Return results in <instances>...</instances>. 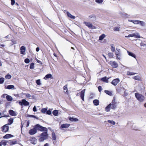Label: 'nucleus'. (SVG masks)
<instances>
[{"label":"nucleus","instance_id":"nucleus-1","mask_svg":"<svg viewBox=\"0 0 146 146\" xmlns=\"http://www.w3.org/2000/svg\"><path fill=\"white\" fill-rule=\"evenodd\" d=\"M48 131H45L41 133L40 135V138L39 139V141L40 142H42L44 141V140L47 139L48 134Z\"/></svg>","mask_w":146,"mask_h":146},{"label":"nucleus","instance_id":"nucleus-2","mask_svg":"<svg viewBox=\"0 0 146 146\" xmlns=\"http://www.w3.org/2000/svg\"><path fill=\"white\" fill-rule=\"evenodd\" d=\"M34 126L35 128L36 131H37V130L41 131H48L47 128L46 127H42L39 124H36Z\"/></svg>","mask_w":146,"mask_h":146},{"label":"nucleus","instance_id":"nucleus-3","mask_svg":"<svg viewBox=\"0 0 146 146\" xmlns=\"http://www.w3.org/2000/svg\"><path fill=\"white\" fill-rule=\"evenodd\" d=\"M135 96L137 100L140 102H143L144 100V97L140 94L135 93Z\"/></svg>","mask_w":146,"mask_h":146},{"label":"nucleus","instance_id":"nucleus-4","mask_svg":"<svg viewBox=\"0 0 146 146\" xmlns=\"http://www.w3.org/2000/svg\"><path fill=\"white\" fill-rule=\"evenodd\" d=\"M19 104L21 106L23 105L24 106H28L29 104V102L26 101L25 99H23L21 100V101H19Z\"/></svg>","mask_w":146,"mask_h":146},{"label":"nucleus","instance_id":"nucleus-5","mask_svg":"<svg viewBox=\"0 0 146 146\" xmlns=\"http://www.w3.org/2000/svg\"><path fill=\"white\" fill-rule=\"evenodd\" d=\"M141 48L142 50H146V42L145 41H142L140 43Z\"/></svg>","mask_w":146,"mask_h":146},{"label":"nucleus","instance_id":"nucleus-6","mask_svg":"<svg viewBox=\"0 0 146 146\" xmlns=\"http://www.w3.org/2000/svg\"><path fill=\"white\" fill-rule=\"evenodd\" d=\"M9 126L7 124L4 125L1 127L2 131L5 133L9 131Z\"/></svg>","mask_w":146,"mask_h":146},{"label":"nucleus","instance_id":"nucleus-7","mask_svg":"<svg viewBox=\"0 0 146 146\" xmlns=\"http://www.w3.org/2000/svg\"><path fill=\"white\" fill-rule=\"evenodd\" d=\"M110 104H111V108L112 109H115L117 107V102H115V100L114 98L112 100L111 103Z\"/></svg>","mask_w":146,"mask_h":146},{"label":"nucleus","instance_id":"nucleus-8","mask_svg":"<svg viewBox=\"0 0 146 146\" xmlns=\"http://www.w3.org/2000/svg\"><path fill=\"white\" fill-rule=\"evenodd\" d=\"M84 24L89 28H91L93 29H96V27L94 26H93L92 23L90 22H85Z\"/></svg>","mask_w":146,"mask_h":146},{"label":"nucleus","instance_id":"nucleus-9","mask_svg":"<svg viewBox=\"0 0 146 146\" xmlns=\"http://www.w3.org/2000/svg\"><path fill=\"white\" fill-rule=\"evenodd\" d=\"M119 79L118 78H116L114 79L112 82L111 83L114 86H116L117 84L119 82Z\"/></svg>","mask_w":146,"mask_h":146},{"label":"nucleus","instance_id":"nucleus-10","mask_svg":"<svg viewBox=\"0 0 146 146\" xmlns=\"http://www.w3.org/2000/svg\"><path fill=\"white\" fill-rule=\"evenodd\" d=\"M36 132L37 131H36L34 126V128H33L31 129L29 131V134L31 135H33L36 133Z\"/></svg>","mask_w":146,"mask_h":146},{"label":"nucleus","instance_id":"nucleus-11","mask_svg":"<svg viewBox=\"0 0 146 146\" xmlns=\"http://www.w3.org/2000/svg\"><path fill=\"white\" fill-rule=\"evenodd\" d=\"M20 53L23 55L25 54L26 48L23 46H22L20 48Z\"/></svg>","mask_w":146,"mask_h":146},{"label":"nucleus","instance_id":"nucleus-12","mask_svg":"<svg viewBox=\"0 0 146 146\" xmlns=\"http://www.w3.org/2000/svg\"><path fill=\"white\" fill-rule=\"evenodd\" d=\"M120 49H118L117 50V51H116L115 52V55L116 56L117 58V59L120 60L121 59V54L120 52Z\"/></svg>","mask_w":146,"mask_h":146},{"label":"nucleus","instance_id":"nucleus-13","mask_svg":"<svg viewBox=\"0 0 146 146\" xmlns=\"http://www.w3.org/2000/svg\"><path fill=\"white\" fill-rule=\"evenodd\" d=\"M85 91V89H84L82 90L80 93V97L82 100L83 101L84 100V94Z\"/></svg>","mask_w":146,"mask_h":146},{"label":"nucleus","instance_id":"nucleus-14","mask_svg":"<svg viewBox=\"0 0 146 146\" xmlns=\"http://www.w3.org/2000/svg\"><path fill=\"white\" fill-rule=\"evenodd\" d=\"M30 141L31 143L34 145H35L37 143V140L35 137H32L31 138Z\"/></svg>","mask_w":146,"mask_h":146},{"label":"nucleus","instance_id":"nucleus-15","mask_svg":"<svg viewBox=\"0 0 146 146\" xmlns=\"http://www.w3.org/2000/svg\"><path fill=\"white\" fill-rule=\"evenodd\" d=\"M9 114L11 116H15L17 115L15 112L12 110H9Z\"/></svg>","mask_w":146,"mask_h":146},{"label":"nucleus","instance_id":"nucleus-16","mask_svg":"<svg viewBox=\"0 0 146 146\" xmlns=\"http://www.w3.org/2000/svg\"><path fill=\"white\" fill-rule=\"evenodd\" d=\"M5 89H7L9 90L11 89H15V87L14 85H8L7 86H5Z\"/></svg>","mask_w":146,"mask_h":146},{"label":"nucleus","instance_id":"nucleus-17","mask_svg":"<svg viewBox=\"0 0 146 146\" xmlns=\"http://www.w3.org/2000/svg\"><path fill=\"white\" fill-rule=\"evenodd\" d=\"M111 65L113 68H116L118 66V64L115 61L112 62L111 64Z\"/></svg>","mask_w":146,"mask_h":146},{"label":"nucleus","instance_id":"nucleus-18","mask_svg":"<svg viewBox=\"0 0 146 146\" xmlns=\"http://www.w3.org/2000/svg\"><path fill=\"white\" fill-rule=\"evenodd\" d=\"M13 137V136L11 134H7L3 137L4 139H7Z\"/></svg>","mask_w":146,"mask_h":146},{"label":"nucleus","instance_id":"nucleus-19","mask_svg":"<svg viewBox=\"0 0 146 146\" xmlns=\"http://www.w3.org/2000/svg\"><path fill=\"white\" fill-rule=\"evenodd\" d=\"M121 15L123 17L125 18H129V16H130L129 15L125 13H121Z\"/></svg>","mask_w":146,"mask_h":146},{"label":"nucleus","instance_id":"nucleus-20","mask_svg":"<svg viewBox=\"0 0 146 146\" xmlns=\"http://www.w3.org/2000/svg\"><path fill=\"white\" fill-rule=\"evenodd\" d=\"M108 79L109 78H107L106 76H105L101 78V80L103 82H105L106 83H108Z\"/></svg>","mask_w":146,"mask_h":146},{"label":"nucleus","instance_id":"nucleus-21","mask_svg":"<svg viewBox=\"0 0 146 146\" xmlns=\"http://www.w3.org/2000/svg\"><path fill=\"white\" fill-rule=\"evenodd\" d=\"M70 124H67V123H65V124H62L61 126V127L62 128H68L69 127V126L70 125Z\"/></svg>","mask_w":146,"mask_h":146},{"label":"nucleus","instance_id":"nucleus-22","mask_svg":"<svg viewBox=\"0 0 146 146\" xmlns=\"http://www.w3.org/2000/svg\"><path fill=\"white\" fill-rule=\"evenodd\" d=\"M127 52L129 56H130L135 58H136V56L134 54L128 51H127Z\"/></svg>","mask_w":146,"mask_h":146},{"label":"nucleus","instance_id":"nucleus-23","mask_svg":"<svg viewBox=\"0 0 146 146\" xmlns=\"http://www.w3.org/2000/svg\"><path fill=\"white\" fill-rule=\"evenodd\" d=\"M8 123L7 124L8 125H11L13 122V118H11L9 119L8 120Z\"/></svg>","mask_w":146,"mask_h":146},{"label":"nucleus","instance_id":"nucleus-24","mask_svg":"<svg viewBox=\"0 0 146 146\" xmlns=\"http://www.w3.org/2000/svg\"><path fill=\"white\" fill-rule=\"evenodd\" d=\"M66 14L68 17L72 19H75V17L74 16L72 15L69 12H67Z\"/></svg>","mask_w":146,"mask_h":146},{"label":"nucleus","instance_id":"nucleus-25","mask_svg":"<svg viewBox=\"0 0 146 146\" xmlns=\"http://www.w3.org/2000/svg\"><path fill=\"white\" fill-rule=\"evenodd\" d=\"M111 104H109L105 108V110L106 111L108 112L110 111V108H111Z\"/></svg>","mask_w":146,"mask_h":146},{"label":"nucleus","instance_id":"nucleus-26","mask_svg":"<svg viewBox=\"0 0 146 146\" xmlns=\"http://www.w3.org/2000/svg\"><path fill=\"white\" fill-rule=\"evenodd\" d=\"M6 98L8 101H11L13 100L12 97L9 95H7L6 96Z\"/></svg>","mask_w":146,"mask_h":146},{"label":"nucleus","instance_id":"nucleus-27","mask_svg":"<svg viewBox=\"0 0 146 146\" xmlns=\"http://www.w3.org/2000/svg\"><path fill=\"white\" fill-rule=\"evenodd\" d=\"M69 120L71 121H78V119L77 118L72 117H70L69 118Z\"/></svg>","mask_w":146,"mask_h":146},{"label":"nucleus","instance_id":"nucleus-28","mask_svg":"<svg viewBox=\"0 0 146 146\" xmlns=\"http://www.w3.org/2000/svg\"><path fill=\"white\" fill-rule=\"evenodd\" d=\"M139 24L142 27H145L146 25V23L144 22L140 21H139Z\"/></svg>","mask_w":146,"mask_h":146},{"label":"nucleus","instance_id":"nucleus-29","mask_svg":"<svg viewBox=\"0 0 146 146\" xmlns=\"http://www.w3.org/2000/svg\"><path fill=\"white\" fill-rule=\"evenodd\" d=\"M52 113L55 116H57L58 114V111L57 110H54L52 111Z\"/></svg>","mask_w":146,"mask_h":146},{"label":"nucleus","instance_id":"nucleus-30","mask_svg":"<svg viewBox=\"0 0 146 146\" xmlns=\"http://www.w3.org/2000/svg\"><path fill=\"white\" fill-rule=\"evenodd\" d=\"M52 77L51 74H48L46 75L44 77V79H46L48 78H50Z\"/></svg>","mask_w":146,"mask_h":146},{"label":"nucleus","instance_id":"nucleus-31","mask_svg":"<svg viewBox=\"0 0 146 146\" xmlns=\"http://www.w3.org/2000/svg\"><path fill=\"white\" fill-rule=\"evenodd\" d=\"M93 103L94 105L97 106L99 104V102L98 100H94L93 101Z\"/></svg>","mask_w":146,"mask_h":146},{"label":"nucleus","instance_id":"nucleus-32","mask_svg":"<svg viewBox=\"0 0 146 146\" xmlns=\"http://www.w3.org/2000/svg\"><path fill=\"white\" fill-rule=\"evenodd\" d=\"M104 92L106 93L107 94L111 96L112 95V92H111L110 91L108 90H105L104 91Z\"/></svg>","mask_w":146,"mask_h":146},{"label":"nucleus","instance_id":"nucleus-33","mask_svg":"<svg viewBox=\"0 0 146 146\" xmlns=\"http://www.w3.org/2000/svg\"><path fill=\"white\" fill-rule=\"evenodd\" d=\"M9 143L11 145H13L17 143V141H9Z\"/></svg>","mask_w":146,"mask_h":146},{"label":"nucleus","instance_id":"nucleus-34","mask_svg":"<svg viewBox=\"0 0 146 146\" xmlns=\"http://www.w3.org/2000/svg\"><path fill=\"white\" fill-rule=\"evenodd\" d=\"M135 80H141V78L139 76H137L133 77V78Z\"/></svg>","mask_w":146,"mask_h":146},{"label":"nucleus","instance_id":"nucleus-35","mask_svg":"<svg viewBox=\"0 0 146 146\" xmlns=\"http://www.w3.org/2000/svg\"><path fill=\"white\" fill-rule=\"evenodd\" d=\"M52 137L54 140H56V136L54 132H52Z\"/></svg>","mask_w":146,"mask_h":146},{"label":"nucleus","instance_id":"nucleus-36","mask_svg":"<svg viewBox=\"0 0 146 146\" xmlns=\"http://www.w3.org/2000/svg\"><path fill=\"white\" fill-rule=\"evenodd\" d=\"M105 35L104 34H102L99 37V40H102L105 37Z\"/></svg>","mask_w":146,"mask_h":146},{"label":"nucleus","instance_id":"nucleus-37","mask_svg":"<svg viewBox=\"0 0 146 146\" xmlns=\"http://www.w3.org/2000/svg\"><path fill=\"white\" fill-rule=\"evenodd\" d=\"M1 146L2 145H3L4 146H5L7 144V142L5 140H3L1 141Z\"/></svg>","mask_w":146,"mask_h":146},{"label":"nucleus","instance_id":"nucleus-38","mask_svg":"<svg viewBox=\"0 0 146 146\" xmlns=\"http://www.w3.org/2000/svg\"><path fill=\"white\" fill-rule=\"evenodd\" d=\"M127 74L128 75H133L136 74V73H134L132 72H130L129 71H127Z\"/></svg>","mask_w":146,"mask_h":146},{"label":"nucleus","instance_id":"nucleus-39","mask_svg":"<svg viewBox=\"0 0 146 146\" xmlns=\"http://www.w3.org/2000/svg\"><path fill=\"white\" fill-rule=\"evenodd\" d=\"M27 117H33L35 118H36L37 119H38V117H37L35 116L34 115H31L28 114L27 115Z\"/></svg>","mask_w":146,"mask_h":146},{"label":"nucleus","instance_id":"nucleus-40","mask_svg":"<svg viewBox=\"0 0 146 146\" xmlns=\"http://www.w3.org/2000/svg\"><path fill=\"white\" fill-rule=\"evenodd\" d=\"M5 78L6 79H9L11 78V76L10 74H8L5 76Z\"/></svg>","mask_w":146,"mask_h":146},{"label":"nucleus","instance_id":"nucleus-41","mask_svg":"<svg viewBox=\"0 0 146 146\" xmlns=\"http://www.w3.org/2000/svg\"><path fill=\"white\" fill-rule=\"evenodd\" d=\"M34 67V63H32L31 64L30 66V68L31 69H33Z\"/></svg>","mask_w":146,"mask_h":146},{"label":"nucleus","instance_id":"nucleus-42","mask_svg":"<svg viewBox=\"0 0 146 146\" xmlns=\"http://www.w3.org/2000/svg\"><path fill=\"white\" fill-rule=\"evenodd\" d=\"M113 44H111V50L113 52H114L115 51V47H113Z\"/></svg>","mask_w":146,"mask_h":146},{"label":"nucleus","instance_id":"nucleus-43","mask_svg":"<svg viewBox=\"0 0 146 146\" xmlns=\"http://www.w3.org/2000/svg\"><path fill=\"white\" fill-rule=\"evenodd\" d=\"M47 108H42L41 109V112L44 113H45L46 112V111H47Z\"/></svg>","mask_w":146,"mask_h":146},{"label":"nucleus","instance_id":"nucleus-44","mask_svg":"<svg viewBox=\"0 0 146 146\" xmlns=\"http://www.w3.org/2000/svg\"><path fill=\"white\" fill-rule=\"evenodd\" d=\"M36 83L37 85H40L41 84L40 79H38L36 80Z\"/></svg>","mask_w":146,"mask_h":146},{"label":"nucleus","instance_id":"nucleus-45","mask_svg":"<svg viewBox=\"0 0 146 146\" xmlns=\"http://www.w3.org/2000/svg\"><path fill=\"white\" fill-rule=\"evenodd\" d=\"M4 81V78H0V84H3Z\"/></svg>","mask_w":146,"mask_h":146},{"label":"nucleus","instance_id":"nucleus-46","mask_svg":"<svg viewBox=\"0 0 146 146\" xmlns=\"http://www.w3.org/2000/svg\"><path fill=\"white\" fill-rule=\"evenodd\" d=\"M64 92H67L68 91L67 89V85H66L64 86L63 87Z\"/></svg>","mask_w":146,"mask_h":146},{"label":"nucleus","instance_id":"nucleus-47","mask_svg":"<svg viewBox=\"0 0 146 146\" xmlns=\"http://www.w3.org/2000/svg\"><path fill=\"white\" fill-rule=\"evenodd\" d=\"M108 122L111 124L114 125L115 124V122L114 121H113V120H108Z\"/></svg>","mask_w":146,"mask_h":146},{"label":"nucleus","instance_id":"nucleus-48","mask_svg":"<svg viewBox=\"0 0 146 146\" xmlns=\"http://www.w3.org/2000/svg\"><path fill=\"white\" fill-rule=\"evenodd\" d=\"M24 61L26 63L28 64L30 62V60L28 58H26L25 59Z\"/></svg>","mask_w":146,"mask_h":146},{"label":"nucleus","instance_id":"nucleus-49","mask_svg":"<svg viewBox=\"0 0 146 146\" xmlns=\"http://www.w3.org/2000/svg\"><path fill=\"white\" fill-rule=\"evenodd\" d=\"M46 113L48 115H50L52 114V112L50 109H49L48 110H47L46 112Z\"/></svg>","mask_w":146,"mask_h":146},{"label":"nucleus","instance_id":"nucleus-50","mask_svg":"<svg viewBox=\"0 0 146 146\" xmlns=\"http://www.w3.org/2000/svg\"><path fill=\"white\" fill-rule=\"evenodd\" d=\"M103 0H96L95 1L96 2L98 3H102L103 2Z\"/></svg>","mask_w":146,"mask_h":146},{"label":"nucleus","instance_id":"nucleus-51","mask_svg":"<svg viewBox=\"0 0 146 146\" xmlns=\"http://www.w3.org/2000/svg\"><path fill=\"white\" fill-rule=\"evenodd\" d=\"M108 55L109 57L111 58L113 56V53L111 52H109L108 54Z\"/></svg>","mask_w":146,"mask_h":146},{"label":"nucleus","instance_id":"nucleus-52","mask_svg":"<svg viewBox=\"0 0 146 146\" xmlns=\"http://www.w3.org/2000/svg\"><path fill=\"white\" fill-rule=\"evenodd\" d=\"M98 90L99 92H101V91L102 90V86H99L98 87Z\"/></svg>","mask_w":146,"mask_h":146},{"label":"nucleus","instance_id":"nucleus-53","mask_svg":"<svg viewBox=\"0 0 146 146\" xmlns=\"http://www.w3.org/2000/svg\"><path fill=\"white\" fill-rule=\"evenodd\" d=\"M135 34H130L128 35V37H133L135 36Z\"/></svg>","mask_w":146,"mask_h":146},{"label":"nucleus","instance_id":"nucleus-54","mask_svg":"<svg viewBox=\"0 0 146 146\" xmlns=\"http://www.w3.org/2000/svg\"><path fill=\"white\" fill-rule=\"evenodd\" d=\"M139 20H135L134 24H139Z\"/></svg>","mask_w":146,"mask_h":146},{"label":"nucleus","instance_id":"nucleus-55","mask_svg":"<svg viewBox=\"0 0 146 146\" xmlns=\"http://www.w3.org/2000/svg\"><path fill=\"white\" fill-rule=\"evenodd\" d=\"M113 29L115 31H119V28L117 27H115Z\"/></svg>","mask_w":146,"mask_h":146},{"label":"nucleus","instance_id":"nucleus-56","mask_svg":"<svg viewBox=\"0 0 146 146\" xmlns=\"http://www.w3.org/2000/svg\"><path fill=\"white\" fill-rule=\"evenodd\" d=\"M36 60L37 61V62L38 63L40 64H42V62L40 61V60H38V59H36Z\"/></svg>","mask_w":146,"mask_h":146},{"label":"nucleus","instance_id":"nucleus-57","mask_svg":"<svg viewBox=\"0 0 146 146\" xmlns=\"http://www.w3.org/2000/svg\"><path fill=\"white\" fill-rule=\"evenodd\" d=\"M11 4L12 5H13L15 4V0H11Z\"/></svg>","mask_w":146,"mask_h":146},{"label":"nucleus","instance_id":"nucleus-58","mask_svg":"<svg viewBox=\"0 0 146 146\" xmlns=\"http://www.w3.org/2000/svg\"><path fill=\"white\" fill-rule=\"evenodd\" d=\"M33 110L34 112H36L37 111V110L36 107V106H35L33 108Z\"/></svg>","mask_w":146,"mask_h":146},{"label":"nucleus","instance_id":"nucleus-59","mask_svg":"<svg viewBox=\"0 0 146 146\" xmlns=\"http://www.w3.org/2000/svg\"><path fill=\"white\" fill-rule=\"evenodd\" d=\"M26 96L28 98H30L31 96V95L29 94H26Z\"/></svg>","mask_w":146,"mask_h":146},{"label":"nucleus","instance_id":"nucleus-60","mask_svg":"<svg viewBox=\"0 0 146 146\" xmlns=\"http://www.w3.org/2000/svg\"><path fill=\"white\" fill-rule=\"evenodd\" d=\"M135 20H129L128 21L133 23L134 24Z\"/></svg>","mask_w":146,"mask_h":146},{"label":"nucleus","instance_id":"nucleus-61","mask_svg":"<svg viewBox=\"0 0 146 146\" xmlns=\"http://www.w3.org/2000/svg\"><path fill=\"white\" fill-rule=\"evenodd\" d=\"M7 95V94H3L2 96L1 97H3V98H5V97L6 98V96Z\"/></svg>","mask_w":146,"mask_h":146},{"label":"nucleus","instance_id":"nucleus-62","mask_svg":"<svg viewBox=\"0 0 146 146\" xmlns=\"http://www.w3.org/2000/svg\"><path fill=\"white\" fill-rule=\"evenodd\" d=\"M29 121H27V127H28V126H29Z\"/></svg>","mask_w":146,"mask_h":146},{"label":"nucleus","instance_id":"nucleus-63","mask_svg":"<svg viewBox=\"0 0 146 146\" xmlns=\"http://www.w3.org/2000/svg\"><path fill=\"white\" fill-rule=\"evenodd\" d=\"M36 51L37 52L39 51V48L38 47H37L36 48Z\"/></svg>","mask_w":146,"mask_h":146},{"label":"nucleus","instance_id":"nucleus-64","mask_svg":"<svg viewBox=\"0 0 146 146\" xmlns=\"http://www.w3.org/2000/svg\"><path fill=\"white\" fill-rule=\"evenodd\" d=\"M12 43L13 44H16V41L12 40Z\"/></svg>","mask_w":146,"mask_h":146}]
</instances>
